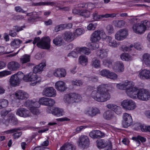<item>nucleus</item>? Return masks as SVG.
<instances>
[{
	"mask_svg": "<svg viewBox=\"0 0 150 150\" xmlns=\"http://www.w3.org/2000/svg\"><path fill=\"white\" fill-rule=\"evenodd\" d=\"M84 113L91 117H93L100 113L99 110L96 108L89 107L86 108L84 111Z\"/></svg>",
	"mask_w": 150,
	"mask_h": 150,
	"instance_id": "nucleus-17",
	"label": "nucleus"
},
{
	"mask_svg": "<svg viewBox=\"0 0 150 150\" xmlns=\"http://www.w3.org/2000/svg\"><path fill=\"white\" fill-rule=\"evenodd\" d=\"M78 61L80 64L83 66H86L88 63V59L86 56L81 55L79 57Z\"/></svg>",
	"mask_w": 150,
	"mask_h": 150,
	"instance_id": "nucleus-32",
	"label": "nucleus"
},
{
	"mask_svg": "<svg viewBox=\"0 0 150 150\" xmlns=\"http://www.w3.org/2000/svg\"><path fill=\"white\" fill-rule=\"evenodd\" d=\"M110 85L102 84L96 88V90L93 91L91 94V97L95 100L101 102L107 101L111 98L109 93Z\"/></svg>",
	"mask_w": 150,
	"mask_h": 150,
	"instance_id": "nucleus-2",
	"label": "nucleus"
},
{
	"mask_svg": "<svg viewBox=\"0 0 150 150\" xmlns=\"http://www.w3.org/2000/svg\"><path fill=\"white\" fill-rule=\"evenodd\" d=\"M106 42L110 46L112 47H115L119 45V43L117 42L111 36H106Z\"/></svg>",
	"mask_w": 150,
	"mask_h": 150,
	"instance_id": "nucleus-26",
	"label": "nucleus"
},
{
	"mask_svg": "<svg viewBox=\"0 0 150 150\" xmlns=\"http://www.w3.org/2000/svg\"><path fill=\"white\" fill-rule=\"evenodd\" d=\"M75 146L70 143H67L63 145L60 148V150H75Z\"/></svg>",
	"mask_w": 150,
	"mask_h": 150,
	"instance_id": "nucleus-33",
	"label": "nucleus"
},
{
	"mask_svg": "<svg viewBox=\"0 0 150 150\" xmlns=\"http://www.w3.org/2000/svg\"><path fill=\"white\" fill-rule=\"evenodd\" d=\"M45 63H40L39 65L35 67L33 69V72L36 74V73L40 72L43 70L44 67L46 66Z\"/></svg>",
	"mask_w": 150,
	"mask_h": 150,
	"instance_id": "nucleus-34",
	"label": "nucleus"
},
{
	"mask_svg": "<svg viewBox=\"0 0 150 150\" xmlns=\"http://www.w3.org/2000/svg\"><path fill=\"white\" fill-rule=\"evenodd\" d=\"M149 22L147 20L142 21L140 23H136L134 24L132 27L133 31L138 34L143 33L146 30L147 26Z\"/></svg>",
	"mask_w": 150,
	"mask_h": 150,
	"instance_id": "nucleus-6",
	"label": "nucleus"
},
{
	"mask_svg": "<svg viewBox=\"0 0 150 150\" xmlns=\"http://www.w3.org/2000/svg\"><path fill=\"white\" fill-rule=\"evenodd\" d=\"M149 70L144 69L139 72L138 76L141 79H149Z\"/></svg>",
	"mask_w": 150,
	"mask_h": 150,
	"instance_id": "nucleus-27",
	"label": "nucleus"
},
{
	"mask_svg": "<svg viewBox=\"0 0 150 150\" xmlns=\"http://www.w3.org/2000/svg\"><path fill=\"white\" fill-rule=\"evenodd\" d=\"M54 75L56 77L60 78L64 77L67 73L65 70L63 68H59L54 69L53 72Z\"/></svg>",
	"mask_w": 150,
	"mask_h": 150,
	"instance_id": "nucleus-20",
	"label": "nucleus"
},
{
	"mask_svg": "<svg viewBox=\"0 0 150 150\" xmlns=\"http://www.w3.org/2000/svg\"><path fill=\"white\" fill-rule=\"evenodd\" d=\"M79 147L82 148H85L88 147L89 145V140L85 135H81L79 138L77 142Z\"/></svg>",
	"mask_w": 150,
	"mask_h": 150,
	"instance_id": "nucleus-10",
	"label": "nucleus"
},
{
	"mask_svg": "<svg viewBox=\"0 0 150 150\" xmlns=\"http://www.w3.org/2000/svg\"><path fill=\"white\" fill-rule=\"evenodd\" d=\"M103 118L106 120H110L113 117V112L110 110H108L104 112L103 114Z\"/></svg>",
	"mask_w": 150,
	"mask_h": 150,
	"instance_id": "nucleus-38",
	"label": "nucleus"
},
{
	"mask_svg": "<svg viewBox=\"0 0 150 150\" xmlns=\"http://www.w3.org/2000/svg\"><path fill=\"white\" fill-rule=\"evenodd\" d=\"M84 31L81 28H79L76 30L75 32L74 33L76 35V37L81 35L83 33Z\"/></svg>",
	"mask_w": 150,
	"mask_h": 150,
	"instance_id": "nucleus-56",
	"label": "nucleus"
},
{
	"mask_svg": "<svg viewBox=\"0 0 150 150\" xmlns=\"http://www.w3.org/2000/svg\"><path fill=\"white\" fill-rule=\"evenodd\" d=\"M133 45L135 49L139 50H141L142 48V46L139 43H134V45Z\"/></svg>",
	"mask_w": 150,
	"mask_h": 150,
	"instance_id": "nucleus-64",
	"label": "nucleus"
},
{
	"mask_svg": "<svg viewBox=\"0 0 150 150\" xmlns=\"http://www.w3.org/2000/svg\"><path fill=\"white\" fill-rule=\"evenodd\" d=\"M133 139L135 140L138 144H140L139 140L142 142H145L146 140L145 138L142 137L140 135H138L137 137H132Z\"/></svg>",
	"mask_w": 150,
	"mask_h": 150,
	"instance_id": "nucleus-44",
	"label": "nucleus"
},
{
	"mask_svg": "<svg viewBox=\"0 0 150 150\" xmlns=\"http://www.w3.org/2000/svg\"><path fill=\"white\" fill-rule=\"evenodd\" d=\"M117 88L125 91L126 94L133 99L146 101L150 99V93L147 90L143 88L138 89L134 86V83L131 81L126 80L117 84Z\"/></svg>",
	"mask_w": 150,
	"mask_h": 150,
	"instance_id": "nucleus-1",
	"label": "nucleus"
},
{
	"mask_svg": "<svg viewBox=\"0 0 150 150\" xmlns=\"http://www.w3.org/2000/svg\"><path fill=\"white\" fill-rule=\"evenodd\" d=\"M63 40L60 35L56 37L53 40V43L56 45L60 46L63 42Z\"/></svg>",
	"mask_w": 150,
	"mask_h": 150,
	"instance_id": "nucleus-36",
	"label": "nucleus"
},
{
	"mask_svg": "<svg viewBox=\"0 0 150 150\" xmlns=\"http://www.w3.org/2000/svg\"><path fill=\"white\" fill-rule=\"evenodd\" d=\"M8 104V100L6 99H0V109L7 106Z\"/></svg>",
	"mask_w": 150,
	"mask_h": 150,
	"instance_id": "nucleus-46",
	"label": "nucleus"
},
{
	"mask_svg": "<svg viewBox=\"0 0 150 150\" xmlns=\"http://www.w3.org/2000/svg\"><path fill=\"white\" fill-rule=\"evenodd\" d=\"M90 15V12L87 9L81 10V16L84 17L88 18Z\"/></svg>",
	"mask_w": 150,
	"mask_h": 150,
	"instance_id": "nucleus-45",
	"label": "nucleus"
},
{
	"mask_svg": "<svg viewBox=\"0 0 150 150\" xmlns=\"http://www.w3.org/2000/svg\"><path fill=\"white\" fill-rule=\"evenodd\" d=\"M106 38L105 31L102 30H98L93 31L91 35L90 40L92 43L91 48L96 50L99 47L98 42L101 39L104 40Z\"/></svg>",
	"mask_w": 150,
	"mask_h": 150,
	"instance_id": "nucleus-3",
	"label": "nucleus"
},
{
	"mask_svg": "<svg viewBox=\"0 0 150 150\" xmlns=\"http://www.w3.org/2000/svg\"><path fill=\"white\" fill-rule=\"evenodd\" d=\"M24 105L28 108L31 113L34 115L39 114L38 108L40 107L39 103L35 100H28L24 103Z\"/></svg>",
	"mask_w": 150,
	"mask_h": 150,
	"instance_id": "nucleus-5",
	"label": "nucleus"
},
{
	"mask_svg": "<svg viewBox=\"0 0 150 150\" xmlns=\"http://www.w3.org/2000/svg\"><path fill=\"white\" fill-rule=\"evenodd\" d=\"M20 62L21 64H24L30 61V55L25 54L20 59Z\"/></svg>",
	"mask_w": 150,
	"mask_h": 150,
	"instance_id": "nucleus-37",
	"label": "nucleus"
},
{
	"mask_svg": "<svg viewBox=\"0 0 150 150\" xmlns=\"http://www.w3.org/2000/svg\"><path fill=\"white\" fill-rule=\"evenodd\" d=\"M36 5H51L53 6L54 5L53 2H40L36 3Z\"/></svg>",
	"mask_w": 150,
	"mask_h": 150,
	"instance_id": "nucleus-57",
	"label": "nucleus"
},
{
	"mask_svg": "<svg viewBox=\"0 0 150 150\" xmlns=\"http://www.w3.org/2000/svg\"><path fill=\"white\" fill-rule=\"evenodd\" d=\"M134 47L133 45L132 44L129 47H122V49L123 51H129L131 50V48Z\"/></svg>",
	"mask_w": 150,
	"mask_h": 150,
	"instance_id": "nucleus-62",
	"label": "nucleus"
},
{
	"mask_svg": "<svg viewBox=\"0 0 150 150\" xmlns=\"http://www.w3.org/2000/svg\"><path fill=\"white\" fill-rule=\"evenodd\" d=\"M66 25L65 24H61L55 26L54 30L55 32H57L59 31L64 29L66 28Z\"/></svg>",
	"mask_w": 150,
	"mask_h": 150,
	"instance_id": "nucleus-52",
	"label": "nucleus"
},
{
	"mask_svg": "<svg viewBox=\"0 0 150 150\" xmlns=\"http://www.w3.org/2000/svg\"><path fill=\"white\" fill-rule=\"evenodd\" d=\"M116 16V14L112 13L110 14H107L104 15H98V13L95 12L92 15V17L93 20L95 21H98L102 18L108 17H114Z\"/></svg>",
	"mask_w": 150,
	"mask_h": 150,
	"instance_id": "nucleus-16",
	"label": "nucleus"
},
{
	"mask_svg": "<svg viewBox=\"0 0 150 150\" xmlns=\"http://www.w3.org/2000/svg\"><path fill=\"white\" fill-rule=\"evenodd\" d=\"M21 65L18 62L11 61L8 63L7 65L8 69L11 71H16L20 67Z\"/></svg>",
	"mask_w": 150,
	"mask_h": 150,
	"instance_id": "nucleus-22",
	"label": "nucleus"
},
{
	"mask_svg": "<svg viewBox=\"0 0 150 150\" xmlns=\"http://www.w3.org/2000/svg\"><path fill=\"white\" fill-rule=\"evenodd\" d=\"M103 64L105 66L112 69L113 65L112 64V62L109 59H105L103 61Z\"/></svg>",
	"mask_w": 150,
	"mask_h": 150,
	"instance_id": "nucleus-41",
	"label": "nucleus"
},
{
	"mask_svg": "<svg viewBox=\"0 0 150 150\" xmlns=\"http://www.w3.org/2000/svg\"><path fill=\"white\" fill-rule=\"evenodd\" d=\"M20 130V128H15L7 131L6 132L8 134L15 133L14 134H13L14 138V139H17L22 135L21 132H18Z\"/></svg>",
	"mask_w": 150,
	"mask_h": 150,
	"instance_id": "nucleus-28",
	"label": "nucleus"
},
{
	"mask_svg": "<svg viewBox=\"0 0 150 150\" xmlns=\"http://www.w3.org/2000/svg\"><path fill=\"white\" fill-rule=\"evenodd\" d=\"M67 56L70 57H77L78 56L77 53L75 51H72L68 54Z\"/></svg>",
	"mask_w": 150,
	"mask_h": 150,
	"instance_id": "nucleus-61",
	"label": "nucleus"
},
{
	"mask_svg": "<svg viewBox=\"0 0 150 150\" xmlns=\"http://www.w3.org/2000/svg\"><path fill=\"white\" fill-rule=\"evenodd\" d=\"M16 114L17 115L23 117H29L31 115V113L28 110L23 108L18 109Z\"/></svg>",
	"mask_w": 150,
	"mask_h": 150,
	"instance_id": "nucleus-15",
	"label": "nucleus"
},
{
	"mask_svg": "<svg viewBox=\"0 0 150 150\" xmlns=\"http://www.w3.org/2000/svg\"><path fill=\"white\" fill-rule=\"evenodd\" d=\"M40 40L39 37L35 38L33 42V44L34 45L38 42L37 45L40 48L47 50L50 48V40L49 37H44L39 41Z\"/></svg>",
	"mask_w": 150,
	"mask_h": 150,
	"instance_id": "nucleus-4",
	"label": "nucleus"
},
{
	"mask_svg": "<svg viewBox=\"0 0 150 150\" xmlns=\"http://www.w3.org/2000/svg\"><path fill=\"white\" fill-rule=\"evenodd\" d=\"M14 95L17 99L19 100L26 99L29 97V95L27 92L21 90L16 91Z\"/></svg>",
	"mask_w": 150,
	"mask_h": 150,
	"instance_id": "nucleus-19",
	"label": "nucleus"
},
{
	"mask_svg": "<svg viewBox=\"0 0 150 150\" xmlns=\"http://www.w3.org/2000/svg\"><path fill=\"white\" fill-rule=\"evenodd\" d=\"M42 94L45 96L50 97H55L57 95L56 91L51 87L45 88L42 91Z\"/></svg>",
	"mask_w": 150,
	"mask_h": 150,
	"instance_id": "nucleus-13",
	"label": "nucleus"
},
{
	"mask_svg": "<svg viewBox=\"0 0 150 150\" xmlns=\"http://www.w3.org/2000/svg\"><path fill=\"white\" fill-rule=\"evenodd\" d=\"M110 71L108 70L103 69L100 71V74L102 76L107 78Z\"/></svg>",
	"mask_w": 150,
	"mask_h": 150,
	"instance_id": "nucleus-55",
	"label": "nucleus"
},
{
	"mask_svg": "<svg viewBox=\"0 0 150 150\" xmlns=\"http://www.w3.org/2000/svg\"><path fill=\"white\" fill-rule=\"evenodd\" d=\"M108 52V50L107 49L98 50L97 51V55L101 59L105 58L107 56Z\"/></svg>",
	"mask_w": 150,
	"mask_h": 150,
	"instance_id": "nucleus-31",
	"label": "nucleus"
},
{
	"mask_svg": "<svg viewBox=\"0 0 150 150\" xmlns=\"http://www.w3.org/2000/svg\"><path fill=\"white\" fill-rule=\"evenodd\" d=\"M8 122H11L13 124H16L17 123V119L15 117L14 115L13 114H10L8 119Z\"/></svg>",
	"mask_w": 150,
	"mask_h": 150,
	"instance_id": "nucleus-43",
	"label": "nucleus"
},
{
	"mask_svg": "<svg viewBox=\"0 0 150 150\" xmlns=\"http://www.w3.org/2000/svg\"><path fill=\"white\" fill-rule=\"evenodd\" d=\"M97 24V23H90L87 26V29L89 30H95L96 28Z\"/></svg>",
	"mask_w": 150,
	"mask_h": 150,
	"instance_id": "nucleus-50",
	"label": "nucleus"
},
{
	"mask_svg": "<svg viewBox=\"0 0 150 150\" xmlns=\"http://www.w3.org/2000/svg\"><path fill=\"white\" fill-rule=\"evenodd\" d=\"M12 74L11 71L5 70L0 72V78Z\"/></svg>",
	"mask_w": 150,
	"mask_h": 150,
	"instance_id": "nucleus-48",
	"label": "nucleus"
},
{
	"mask_svg": "<svg viewBox=\"0 0 150 150\" xmlns=\"http://www.w3.org/2000/svg\"><path fill=\"white\" fill-rule=\"evenodd\" d=\"M48 98L46 97H42L39 99L38 102L40 105H47Z\"/></svg>",
	"mask_w": 150,
	"mask_h": 150,
	"instance_id": "nucleus-47",
	"label": "nucleus"
},
{
	"mask_svg": "<svg viewBox=\"0 0 150 150\" xmlns=\"http://www.w3.org/2000/svg\"><path fill=\"white\" fill-rule=\"evenodd\" d=\"M55 103V100L53 99L48 98L47 105L52 106Z\"/></svg>",
	"mask_w": 150,
	"mask_h": 150,
	"instance_id": "nucleus-60",
	"label": "nucleus"
},
{
	"mask_svg": "<svg viewBox=\"0 0 150 150\" xmlns=\"http://www.w3.org/2000/svg\"><path fill=\"white\" fill-rule=\"evenodd\" d=\"M122 118V125L124 127H127L131 125L133 120L131 115L125 113L123 115Z\"/></svg>",
	"mask_w": 150,
	"mask_h": 150,
	"instance_id": "nucleus-11",
	"label": "nucleus"
},
{
	"mask_svg": "<svg viewBox=\"0 0 150 150\" xmlns=\"http://www.w3.org/2000/svg\"><path fill=\"white\" fill-rule=\"evenodd\" d=\"M71 93L72 94H74V96L72 97L74 100V103L78 102L81 100V98L79 95L75 93Z\"/></svg>",
	"mask_w": 150,
	"mask_h": 150,
	"instance_id": "nucleus-49",
	"label": "nucleus"
},
{
	"mask_svg": "<svg viewBox=\"0 0 150 150\" xmlns=\"http://www.w3.org/2000/svg\"><path fill=\"white\" fill-rule=\"evenodd\" d=\"M62 37L64 40L67 42H70L76 38L74 33L70 31L65 32L63 34Z\"/></svg>",
	"mask_w": 150,
	"mask_h": 150,
	"instance_id": "nucleus-21",
	"label": "nucleus"
},
{
	"mask_svg": "<svg viewBox=\"0 0 150 150\" xmlns=\"http://www.w3.org/2000/svg\"><path fill=\"white\" fill-rule=\"evenodd\" d=\"M128 35V31L125 28L120 29L115 35V39L118 41H121L125 39Z\"/></svg>",
	"mask_w": 150,
	"mask_h": 150,
	"instance_id": "nucleus-12",
	"label": "nucleus"
},
{
	"mask_svg": "<svg viewBox=\"0 0 150 150\" xmlns=\"http://www.w3.org/2000/svg\"><path fill=\"white\" fill-rule=\"evenodd\" d=\"M96 134V138L101 137L104 136L103 133L99 130H95Z\"/></svg>",
	"mask_w": 150,
	"mask_h": 150,
	"instance_id": "nucleus-63",
	"label": "nucleus"
},
{
	"mask_svg": "<svg viewBox=\"0 0 150 150\" xmlns=\"http://www.w3.org/2000/svg\"><path fill=\"white\" fill-rule=\"evenodd\" d=\"M142 61L146 66L150 67V54L145 53L142 56Z\"/></svg>",
	"mask_w": 150,
	"mask_h": 150,
	"instance_id": "nucleus-25",
	"label": "nucleus"
},
{
	"mask_svg": "<svg viewBox=\"0 0 150 150\" xmlns=\"http://www.w3.org/2000/svg\"><path fill=\"white\" fill-rule=\"evenodd\" d=\"M78 8H79L84 7L88 11H90L95 7V5L91 3H86L85 4H80L78 5Z\"/></svg>",
	"mask_w": 150,
	"mask_h": 150,
	"instance_id": "nucleus-29",
	"label": "nucleus"
},
{
	"mask_svg": "<svg viewBox=\"0 0 150 150\" xmlns=\"http://www.w3.org/2000/svg\"><path fill=\"white\" fill-rule=\"evenodd\" d=\"M92 66L96 68H98L100 67V62L97 58H94L92 61Z\"/></svg>",
	"mask_w": 150,
	"mask_h": 150,
	"instance_id": "nucleus-42",
	"label": "nucleus"
},
{
	"mask_svg": "<svg viewBox=\"0 0 150 150\" xmlns=\"http://www.w3.org/2000/svg\"><path fill=\"white\" fill-rule=\"evenodd\" d=\"M55 88L57 91L60 92H63L67 88L65 83L61 80L58 81L55 83Z\"/></svg>",
	"mask_w": 150,
	"mask_h": 150,
	"instance_id": "nucleus-18",
	"label": "nucleus"
},
{
	"mask_svg": "<svg viewBox=\"0 0 150 150\" xmlns=\"http://www.w3.org/2000/svg\"><path fill=\"white\" fill-rule=\"evenodd\" d=\"M25 28V25H23L21 26H16L13 27V29L16 31V32H19L20 31L23 30Z\"/></svg>",
	"mask_w": 150,
	"mask_h": 150,
	"instance_id": "nucleus-59",
	"label": "nucleus"
},
{
	"mask_svg": "<svg viewBox=\"0 0 150 150\" xmlns=\"http://www.w3.org/2000/svg\"><path fill=\"white\" fill-rule=\"evenodd\" d=\"M120 57L121 59L124 61H129L132 60V57L128 53H123L122 54Z\"/></svg>",
	"mask_w": 150,
	"mask_h": 150,
	"instance_id": "nucleus-39",
	"label": "nucleus"
},
{
	"mask_svg": "<svg viewBox=\"0 0 150 150\" xmlns=\"http://www.w3.org/2000/svg\"><path fill=\"white\" fill-rule=\"evenodd\" d=\"M112 69L115 71L122 72L124 70L123 64L121 62H117L113 64Z\"/></svg>",
	"mask_w": 150,
	"mask_h": 150,
	"instance_id": "nucleus-23",
	"label": "nucleus"
},
{
	"mask_svg": "<svg viewBox=\"0 0 150 150\" xmlns=\"http://www.w3.org/2000/svg\"><path fill=\"white\" fill-rule=\"evenodd\" d=\"M106 30L109 34H111L114 32L113 26L111 25H108L106 27Z\"/></svg>",
	"mask_w": 150,
	"mask_h": 150,
	"instance_id": "nucleus-54",
	"label": "nucleus"
},
{
	"mask_svg": "<svg viewBox=\"0 0 150 150\" xmlns=\"http://www.w3.org/2000/svg\"><path fill=\"white\" fill-rule=\"evenodd\" d=\"M22 41L18 39L14 40L11 43V46L14 48H17L19 47L20 44L22 43Z\"/></svg>",
	"mask_w": 150,
	"mask_h": 150,
	"instance_id": "nucleus-40",
	"label": "nucleus"
},
{
	"mask_svg": "<svg viewBox=\"0 0 150 150\" xmlns=\"http://www.w3.org/2000/svg\"><path fill=\"white\" fill-rule=\"evenodd\" d=\"M73 85L80 86L83 84V82L80 80L74 79L71 81Z\"/></svg>",
	"mask_w": 150,
	"mask_h": 150,
	"instance_id": "nucleus-51",
	"label": "nucleus"
},
{
	"mask_svg": "<svg viewBox=\"0 0 150 150\" xmlns=\"http://www.w3.org/2000/svg\"><path fill=\"white\" fill-rule=\"evenodd\" d=\"M121 106L123 108L128 110H133L137 107L136 103L130 99L124 100L121 103Z\"/></svg>",
	"mask_w": 150,
	"mask_h": 150,
	"instance_id": "nucleus-9",
	"label": "nucleus"
},
{
	"mask_svg": "<svg viewBox=\"0 0 150 150\" xmlns=\"http://www.w3.org/2000/svg\"><path fill=\"white\" fill-rule=\"evenodd\" d=\"M114 112L117 115H120L122 112L121 108L120 106L117 105L115 106L113 110Z\"/></svg>",
	"mask_w": 150,
	"mask_h": 150,
	"instance_id": "nucleus-58",
	"label": "nucleus"
},
{
	"mask_svg": "<svg viewBox=\"0 0 150 150\" xmlns=\"http://www.w3.org/2000/svg\"><path fill=\"white\" fill-rule=\"evenodd\" d=\"M23 80L25 82H31L30 85L35 86L39 83L41 79L38 77L36 74L34 72H30L23 76Z\"/></svg>",
	"mask_w": 150,
	"mask_h": 150,
	"instance_id": "nucleus-7",
	"label": "nucleus"
},
{
	"mask_svg": "<svg viewBox=\"0 0 150 150\" xmlns=\"http://www.w3.org/2000/svg\"><path fill=\"white\" fill-rule=\"evenodd\" d=\"M125 23L124 20H115L113 21V25L115 27L118 28H121L123 27Z\"/></svg>",
	"mask_w": 150,
	"mask_h": 150,
	"instance_id": "nucleus-35",
	"label": "nucleus"
},
{
	"mask_svg": "<svg viewBox=\"0 0 150 150\" xmlns=\"http://www.w3.org/2000/svg\"><path fill=\"white\" fill-rule=\"evenodd\" d=\"M117 75L116 74L110 71L107 78L113 80H115L117 78Z\"/></svg>",
	"mask_w": 150,
	"mask_h": 150,
	"instance_id": "nucleus-53",
	"label": "nucleus"
},
{
	"mask_svg": "<svg viewBox=\"0 0 150 150\" xmlns=\"http://www.w3.org/2000/svg\"><path fill=\"white\" fill-rule=\"evenodd\" d=\"M74 94H72V93H69L65 95L63 98V101L67 105L74 103V100L72 97L74 96Z\"/></svg>",
	"mask_w": 150,
	"mask_h": 150,
	"instance_id": "nucleus-24",
	"label": "nucleus"
},
{
	"mask_svg": "<svg viewBox=\"0 0 150 150\" xmlns=\"http://www.w3.org/2000/svg\"><path fill=\"white\" fill-rule=\"evenodd\" d=\"M23 74L21 71L11 75L9 79L10 85L12 86L15 87L20 83L21 79L23 77Z\"/></svg>",
	"mask_w": 150,
	"mask_h": 150,
	"instance_id": "nucleus-8",
	"label": "nucleus"
},
{
	"mask_svg": "<svg viewBox=\"0 0 150 150\" xmlns=\"http://www.w3.org/2000/svg\"><path fill=\"white\" fill-rule=\"evenodd\" d=\"M64 112L63 110L59 108H53L52 114L57 117H60L64 115Z\"/></svg>",
	"mask_w": 150,
	"mask_h": 150,
	"instance_id": "nucleus-30",
	"label": "nucleus"
},
{
	"mask_svg": "<svg viewBox=\"0 0 150 150\" xmlns=\"http://www.w3.org/2000/svg\"><path fill=\"white\" fill-rule=\"evenodd\" d=\"M97 146L98 148L101 149L105 146L108 147V150H111L112 148V144L111 141L108 140V142L103 139L98 140L97 141Z\"/></svg>",
	"mask_w": 150,
	"mask_h": 150,
	"instance_id": "nucleus-14",
	"label": "nucleus"
}]
</instances>
